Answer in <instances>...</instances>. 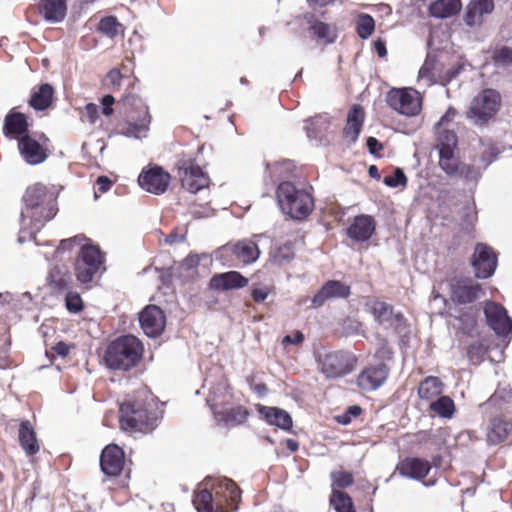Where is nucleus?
<instances>
[{
  "mask_svg": "<svg viewBox=\"0 0 512 512\" xmlns=\"http://www.w3.org/2000/svg\"><path fill=\"white\" fill-rule=\"evenodd\" d=\"M119 425L123 431L149 433L158 426V417L147 397L136 394L120 404Z\"/></svg>",
  "mask_w": 512,
  "mask_h": 512,
  "instance_id": "obj_1",
  "label": "nucleus"
},
{
  "mask_svg": "<svg viewBox=\"0 0 512 512\" xmlns=\"http://www.w3.org/2000/svg\"><path fill=\"white\" fill-rule=\"evenodd\" d=\"M22 200L36 231H39L45 222L53 219L58 212L56 191L43 183L28 186Z\"/></svg>",
  "mask_w": 512,
  "mask_h": 512,
  "instance_id": "obj_2",
  "label": "nucleus"
},
{
  "mask_svg": "<svg viewBox=\"0 0 512 512\" xmlns=\"http://www.w3.org/2000/svg\"><path fill=\"white\" fill-rule=\"evenodd\" d=\"M143 351V345L137 337L125 335L108 345L104 358L108 367L127 371L140 362Z\"/></svg>",
  "mask_w": 512,
  "mask_h": 512,
  "instance_id": "obj_3",
  "label": "nucleus"
},
{
  "mask_svg": "<svg viewBox=\"0 0 512 512\" xmlns=\"http://www.w3.org/2000/svg\"><path fill=\"white\" fill-rule=\"evenodd\" d=\"M277 196L283 212L293 219H305L313 210L311 194L304 189H298L292 182L280 183Z\"/></svg>",
  "mask_w": 512,
  "mask_h": 512,
  "instance_id": "obj_4",
  "label": "nucleus"
},
{
  "mask_svg": "<svg viewBox=\"0 0 512 512\" xmlns=\"http://www.w3.org/2000/svg\"><path fill=\"white\" fill-rule=\"evenodd\" d=\"M319 371L327 379H338L352 373L358 363L357 356L349 350H331L317 356Z\"/></svg>",
  "mask_w": 512,
  "mask_h": 512,
  "instance_id": "obj_5",
  "label": "nucleus"
},
{
  "mask_svg": "<svg viewBox=\"0 0 512 512\" xmlns=\"http://www.w3.org/2000/svg\"><path fill=\"white\" fill-rule=\"evenodd\" d=\"M120 101L135 110L130 115V120L120 125L121 134L134 138L145 136L151 123L148 106L139 96L130 92L125 93Z\"/></svg>",
  "mask_w": 512,
  "mask_h": 512,
  "instance_id": "obj_6",
  "label": "nucleus"
},
{
  "mask_svg": "<svg viewBox=\"0 0 512 512\" xmlns=\"http://www.w3.org/2000/svg\"><path fill=\"white\" fill-rule=\"evenodd\" d=\"M501 105V94L495 89L485 88L472 99L467 117L476 124H486L497 115Z\"/></svg>",
  "mask_w": 512,
  "mask_h": 512,
  "instance_id": "obj_7",
  "label": "nucleus"
},
{
  "mask_svg": "<svg viewBox=\"0 0 512 512\" xmlns=\"http://www.w3.org/2000/svg\"><path fill=\"white\" fill-rule=\"evenodd\" d=\"M449 301L455 306L473 304L485 295L482 284L468 276L455 275L447 279Z\"/></svg>",
  "mask_w": 512,
  "mask_h": 512,
  "instance_id": "obj_8",
  "label": "nucleus"
},
{
  "mask_svg": "<svg viewBox=\"0 0 512 512\" xmlns=\"http://www.w3.org/2000/svg\"><path fill=\"white\" fill-rule=\"evenodd\" d=\"M104 262L105 255L99 246L92 244L83 245L74 265L77 280L82 284L90 283L101 270Z\"/></svg>",
  "mask_w": 512,
  "mask_h": 512,
  "instance_id": "obj_9",
  "label": "nucleus"
},
{
  "mask_svg": "<svg viewBox=\"0 0 512 512\" xmlns=\"http://www.w3.org/2000/svg\"><path fill=\"white\" fill-rule=\"evenodd\" d=\"M177 174L181 186L191 193H197L210 183L208 174L191 158H181L177 161Z\"/></svg>",
  "mask_w": 512,
  "mask_h": 512,
  "instance_id": "obj_10",
  "label": "nucleus"
},
{
  "mask_svg": "<svg viewBox=\"0 0 512 512\" xmlns=\"http://www.w3.org/2000/svg\"><path fill=\"white\" fill-rule=\"evenodd\" d=\"M388 106L399 114L415 116L421 112V99L411 88H392L386 95Z\"/></svg>",
  "mask_w": 512,
  "mask_h": 512,
  "instance_id": "obj_11",
  "label": "nucleus"
},
{
  "mask_svg": "<svg viewBox=\"0 0 512 512\" xmlns=\"http://www.w3.org/2000/svg\"><path fill=\"white\" fill-rule=\"evenodd\" d=\"M215 503L221 510L235 512L241 501V490L238 485L228 478H218L211 484Z\"/></svg>",
  "mask_w": 512,
  "mask_h": 512,
  "instance_id": "obj_12",
  "label": "nucleus"
},
{
  "mask_svg": "<svg viewBox=\"0 0 512 512\" xmlns=\"http://www.w3.org/2000/svg\"><path fill=\"white\" fill-rule=\"evenodd\" d=\"M485 440L489 446L508 441L512 443V419L503 413L490 416L485 428Z\"/></svg>",
  "mask_w": 512,
  "mask_h": 512,
  "instance_id": "obj_13",
  "label": "nucleus"
},
{
  "mask_svg": "<svg viewBox=\"0 0 512 512\" xmlns=\"http://www.w3.org/2000/svg\"><path fill=\"white\" fill-rule=\"evenodd\" d=\"M170 181L171 175L158 165L148 166L141 171L138 177L140 187L155 195L165 193Z\"/></svg>",
  "mask_w": 512,
  "mask_h": 512,
  "instance_id": "obj_14",
  "label": "nucleus"
},
{
  "mask_svg": "<svg viewBox=\"0 0 512 512\" xmlns=\"http://www.w3.org/2000/svg\"><path fill=\"white\" fill-rule=\"evenodd\" d=\"M475 277L487 279L491 277L497 267V254L492 247L484 243H477L471 259Z\"/></svg>",
  "mask_w": 512,
  "mask_h": 512,
  "instance_id": "obj_15",
  "label": "nucleus"
},
{
  "mask_svg": "<svg viewBox=\"0 0 512 512\" xmlns=\"http://www.w3.org/2000/svg\"><path fill=\"white\" fill-rule=\"evenodd\" d=\"M484 314L488 326L498 335L507 336L512 333V319L507 310L494 301H488L484 306Z\"/></svg>",
  "mask_w": 512,
  "mask_h": 512,
  "instance_id": "obj_16",
  "label": "nucleus"
},
{
  "mask_svg": "<svg viewBox=\"0 0 512 512\" xmlns=\"http://www.w3.org/2000/svg\"><path fill=\"white\" fill-rule=\"evenodd\" d=\"M125 465V453L116 444L107 445L100 455V467L102 472L111 477L121 474Z\"/></svg>",
  "mask_w": 512,
  "mask_h": 512,
  "instance_id": "obj_17",
  "label": "nucleus"
},
{
  "mask_svg": "<svg viewBox=\"0 0 512 512\" xmlns=\"http://www.w3.org/2000/svg\"><path fill=\"white\" fill-rule=\"evenodd\" d=\"M350 294L351 288L349 285L338 280H328L313 296L311 300L312 307L320 308L329 300L346 299Z\"/></svg>",
  "mask_w": 512,
  "mask_h": 512,
  "instance_id": "obj_18",
  "label": "nucleus"
},
{
  "mask_svg": "<svg viewBox=\"0 0 512 512\" xmlns=\"http://www.w3.org/2000/svg\"><path fill=\"white\" fill-rule=\"evenodd\" d=\"M139 321L147 336L157 337L165 328L166 317L158 306L148 305L140 313Z\"/></svg>",
  "mask_w": 512,
  "mask_h": 512,
  "instance_id": "obj_19",
  "label": "nucleus"
},
{
  "mask_svg": "<svg viewBox=\"0 0 512 512\" xmlns=\"http://www.w3.org/2000/svg\"><path fill=\"white\" fill-rule=\"evenodd\" d=\"M389 371L384 363L368 366L358 375L357 384L364 391H374L385 383Z\"/></svg>",
  "mask_w": 512,
  "mask_h": 512,
  "instance_id": "obj_20",
  "label": "nucleus"
},
{
  "mask_svg": "<svg viewBox=\"0 0 512 512\" xmlns=\"http://www.w3.org/2000/svg\"><path fill=\"white\" fill-rule=\"evenodd\" d=\"M18 149L20 155L30 165L41 164L48 157L47 149L30 135L20 137Z\"/></svg>",
  "mask_w": 512,
  "mask_h": 512,
  "instance_id": "obj_21",
  "label": "nucleus"
},
{
  "mask_svg": "<svg viewBox=\"0 0 512 512\" xmlns=\"http://www.w3.org/2000/svg\"><path fill=\"white\" fill-rule=\"evenodd\" d=\"M376 230L375 219L366 214L355 216L346 230L347 236L355 242L368 241Z\"/></svg>",
  "mask_w": 512,
  "mask_h": 512,
  "instance_id": "obj_22",
  "label": "nucleus"
},
{
  "mask_svg": "<svg viewBox=\"0 0 512 512\" xmlns=\"http://www.w3.org/2000/svg\"><path fill=\"white\" fill-rule=\"evenodd\" d=\"M365 120V111L360 104H353L346 118V124L343 128V138L350 144L357 141Z\"/></svg>",
  "mask_w": 512,
  "mask_h": 512,
  "instance_id": "obj_23",
  "label": "nucleus"
},
{
  "mask_svg": "<svg viewBox=\"0 0 512 512\" xmlns=\"http://www.w3.org/2000/svg\"><path fill=\"white\" fill-rule=\"evenodd\" d=\"M29 123L27 116L21 112L12 109L5 116L3 124V134L7 138L20 139V137L28 136Z\"/></svg>",
  "mask_w": 512,
  "mask_h": 512,
  "instance_id": "obj_24",
  "label": "nucleus"
},
{
  "mask_svg": "<svg viewBox=\"0 0 512 512\" xmlns=\"http://www.w3.org/2000/svg\"><path fill=\"white\" fill-rule=\"evenodd\" d=\"M36 9L48 23H60L67 15V0H37Z\"/></svg>",
  "mask_w": 512,
  "mask_h": 512,
  "instance_id": "obj_25",
  "label": "nucleus"
},
{
  "mask_svg": "<svg viewBox=\"0 0 512 512\" xmlns=\"http://www.w3.org/2000/svg\"><path fill=\"white\" fill-rule=\"evenodd\" d=\"M431 468L428 460L419 457H406L398 464V470L402 476L417 480L425 478Z\"/></svg>",
  "mask_w": 512,
  "mask_h": 512,
  "instance_id": "obj_26",
  "label": "nucleus"
},
{
  "mask_svg": "<svg viewBox=\"0 0 512 512\" xmlns=\"http://www.w3.org/2000/svg\"><path fill=\"white\" fill-rule=\"evenodd\" d=\"M494 7V0H470L464 15L466 25L470 27L482 25L483 16L491 14Z\"/></svg>",
  "mask_w": 512,
  "mask_h": 512,
  "instance_id": "obj_27",
  "label": "nucleus"
},
{
  "mask_svg": "<svg viewBox=\"0 0 512 512\" xmlns=\"http://www.w3.org/2000/svg\"><path fill=\"white\" fill-rule=\"evenodd\" d=\"M367 307L379 324H393L394 322L399 323L403 320V315L401 313H395L392 305L379 299L370 300L367 302Z\"/></svg>",
  "mask_w": 512,
  "mask_h": 512,
  "instance_id": "obj_28",
  "label": "nucleus"
},
{
  "mask_svg": "<svg viewBox=\"0 0 512 512\" xmlns=\"http://www.w3.org/2000/svg\"><path fill=\"white\" fill-rule=\"evenodd\" d=\"M247 284L248 279L237 271L215 274L210 280V287L218 291L243 288Z\"/></svg>",
  "mask_w": 512,
  "mask_h": 512,
  "instance_id": "obj_29",
  "label": "nucleus"
},
{
  "mask_svg": "<svg viewBox=\"0 0 512 512\" xmlns=\"http://www.w3.org/2000/svg\"><path fill=\"white\" fill-rule=\"evenodd\" d=\"M18 439L21 448L27 456H34L40 450V444L36 432L29 420H24L19 425Z\"/></svg>",
  "mask_w": 512,
  "mask_h": 512,
  "instance_id": "obj_30",
  "label": "nucleus"
},
{
  "mask_svg": "<svg viewBox=\"0 0 512 512\" xmlns=\"http://www.w3.org/2000/svg\"><path fill=\"white\" fill-rule=\"evenodd\" d=\"M248 416L249 411L241 405L214 412V417L218 424L225 427L241 425L246 422Z\"/></svg>",
  "mask_w": 512,
  "mask_h": 512,
  "instance_id": "obj_31",
  "label": "nucleus"
},
{
  "mask_svg": "<svg viewBox=\"0 0 512 512\" xmlns=\"http://www.w3.org/2000/svg\"><path fill=\"white\" fill-rule=\"evenodd\" d=\"M54 93V88L50 84H41L32 89L28 103L33 109L43 111L51 106Z\"/></svg>",
  "mask_w": 512,
  "mask_h": 512,
  "instance_id": "obj_32",
  "label": "nucleus"
},
{
  "mask_svg": "<svg viewBox=\"0 0 512 512\" xmlns=\"http://www.w3.org/2000/svg\"><path fill=\"white\" fill-rule=\"evenodd\" d=\"M258 412L270 425H275L283 430L292 428V418L283 409L258 405Z\"/></svg>",
  "mask_w": 512,
  "mask_h": 512,
  "instance_id": "obj_33",
  "label": "nucleus"
},
{
  "mask_svg": "<svg viewBox=\"0 0 512 512\" xmlns=\"http://www.w3.org/2000/svg\"><path fill=\"white\" fill-rule=\"evenodd\" d=\"M232 254L243 264H251L255 262L260 250L257 243L251 239L240 240L232 246Z\"/></svg>",
  "mask_w": 512,
  "mask_h": 512,
  "instance_id": "obj_34",
  "label": "nucleus"
},
{
  "mask_svg": "<svg viewBox=\"0 0 512 512\" xmlns=\"http://www.w3.org/2000/svg\"><path fill=\"white\" fill-rule=\"evenodd\" d=\"M444 390V383L436 376H427L418 386V396L421 400L431 403L440 397Z\"/></svg>",
  "mask_w": 512,
  "mask_h": 512,
  "instance_id": "obj_35",
  "label": "nucleus"
},
{
  "mask_svg": "<svg viewBox=\"0 0 512 512\" xmlns=\"http://www.w3.org/2000/svg\"><path fill=\"white\" fill-rule=\"evenodd\" d=\"M462 9L461 0H436L429 6V14L435 18H450Z\"/></svg>",
  "mask_w": 512,
  "mask_h": 512,
  "instance_id": "obj_36",
  "label": "nucleus"
},
{
  "mask_svg": "<svg viewBox=\"0 0 512 512\" xmlns=\"http://www.w3.org/2000/svg\"><path fill=\"white\" fill-rule=\"evenodd\" d=\"M305 19L310 23V30L317 37V39L323 41L325 44H331L335 42L337 38L336 30L329 24L322 21L314 20V15L305 16Z\"/></svg>",
  "mask_w": 512,
  "mask_h": 512,
  "instance_id": "obj_37",
  "label": "nucleus"
},
{
  "mask_svg": "<svg viewBox=\"0 0 512 512\" xmlns=\"http://www.w3.org/2000/svg\"><path fill=\"white\" fill-rule=\"evenodd\" d=\"M71 276L68 271H64L59 267H54L48 276V285L51 290L62 292L69 288Z\"/></svg>",
  "mask_w": 512,
  "mask_h": 512,
  "instance_id": "obj_38",
  "label": "nucleus"
},
{
  "mask_svg": "<svg viewBox=\"0 0 512 512\" xmlns=\"http://www.w3.org/2000/svg\"><path fill=\"white\" fill-rule=\"evenodd\" d=\"M123 80H127L129 86H134L137 78L125 76L119 69L113 68L106 74L104 79V86L110 92H118L121 89V83Z\"/></svg>",
  "mask_w": 512,
  "mask_h": 512,
  "instance_id": "obj_39",
  "label": "nucleus"
},
{
  "mask_svg": "<svg viewBox=\"0 0 512 512\" xmlns=\"http://www.w3.org/2000/svg\"><path fill=\"white\" fill-rule=\"evenodd\" d=\"M330 505L336 512H356L352 498L341 490H332Z\"/></svg>",
  "mask_w": 512,
  "mask_h": 512,
  "instance_id": "obj_40",
  "label": "nucleus"
},
{
  "mask_svg": "<svg viewBox=\"0 0 512 512\" xmlns=\"http://www.w3.org/2000/svg\"><path fill=\"white\" fill-rule=\"evenodd\" d=\"M429 409L442 418H451L455 413V404L449 396L441 395L429 404Z\"/></svg>",
  "mask_w": 512,
  "mask_h": 512,
  "instance_id": "obj_41",
  "label": "nucleus"
},
{
  "mask_svg": "<svg viewBox=\"0 0 512 512\" xmlns=\"http://www.w3.org/2000/svg\"><path fill=\"white\" fill-rule=\"evenodd\" d=\"M461 162L455 156V151H443L439 153V166L450 177L457 175Z\"/></svg>",
  "mask_w": 512,
  "mask_h": 512,
  "instance_id": "obj_42",
  "label": "nucleus"
},
{
  "mask_svg": "<svg viewBox=\"0 0 512 512\" xmlns=\"http://www.w3.org/2000/svg\"><path fill=\"white\" fill-rule=\"evenodd\" d=\"M438 134V143L437 148L440 152L445 150L447 151H455L458 144V137L453 130H449L446 128L436 129Z\"/></svg>",
  "mask_w": 512,
  "mask_h": 512,
  "instance_id": "obj_43",
  "label": "nucleus"
},
{
  "mask_svg": "<svg viewBox=\"0 0 512 512\" xmlns=\"http://www.w3.org/2000/svg\"><path fill=\"white\" fill-rule=\"evenodd\" d=\"M97 30L110 38H115L123 32V25L115 16H105L99 21Z\"/></svg>",
  "mask_w": 512,
  "mask_h": 512,
  "instance_id": "obj_44",
  "label": "nucleus"
},
{
  "mask_svg": "<svg viewBox=\"0 0 512 512\" xmlns=\"http://www.w3.org/2000/svg\"><path fill=\"white\" fill-rule=\"evenodd\" d=\"M491 60L495 67L504 68L512 66V48L508 46L495 48L492 53Z\"/></svg>",
  "mask_w": 512,
  "mask_h": 512,
  "instance_id": "obj_45",
  "label": "nucleus"
},
{
  "mask_svg": "<svg viewBox=\"0 0 512 512\" xmlns=\"http://www.w3.org/2000/svg\"><path fill=\"white\" fill-rule=\"evenodd\" d=\"M328 128L326 123L321 117H315L306 121V132L311 139H322L324 131Z\"/></svg>",
  "mask_w": 512,
  "mask_h": 512,
  "instance_id": "obj_46",
  "label": "nucleus"
},
{
  "mask_svg": "<svg viewBox=\"0 0 512 512\" xmlns=\"http://www.w3.org/2000/svg\"><path fill=\"white\" fill-rule=\"evenodd\" d=\"M375 30V21L369 14H361L357 19L356 31L362 39L369 38Z\"/></svg>",
  "mask_w": 512,
  "mask_h": 512,
  "instance_id": "obj_47",
  "label": "nucleus"
},
{
  "mask_svg": "<svg viewBox=\"0 0 512 512\" xmlns=\"http://www.w3.org/2000/svg\"><path fill=\"white\" fill-rule=\"evenodd\" d=\"M488 352V346L483 341H476L467 347V357L472 364L478 365Z\"/></svg>",
  "mask_w": 512,
  "mask_h": 512,
  "instance_id": "obj_48",
  "label": "nucleus"
},
{
  "mask_svg": "<svg viewBox=\"0 0 512 512\" xmlns=\"http://www.w3.org/2000/svg\"><path fill=\"white\" fill-rule=\"evenodd\" d=\"M294 249L291 243H285L273 251L271 254L272 261L277 265H283L290 262L294 258Z\"/></svg>",
  "mask_w": 512,
  "mask_h": 512,
  "instance_id": "obj_49",
  "label": "nucleus"
},
{
  "mask_svg": "<svg viewBox=\"0 0 512 512\" xmlns=\"http://www.w3.org/2000/svg\"><path fill=\"white\" fill-rule=\"evenodd\" d=\"M330 477L335 490L345 489L354 483V476L348 471H332Z\"/></svg>",
  "mask_w": 512,
  "mask_h": 512,
  "instance_id": "obj_50",
  "label": "nucleus"
},
{
  "mask_svg": "<svg viewBox=\"0 0 512 512\" xmlns=\"http://www.w3.org/2000/svg\"><path fill=\"white\" fill-rule=\"evenodd\" d=\"M383 182L389 187L405 186L407 184V177L402 169L396 168L391 175L384 177Z\"/></svg>",
  "mask_w": 512,
  "mask_h": 512,
  "instance_id": "obj_51",
  "label": "nucleus"
},
{
  "mask_svg": "<svg viewBox=\"0 0 512 512\" xmlns=\"http://www.w3.org/2000/svg\"><path fill=\"white\" fill-rule=\"evenodd\" d=\"M65 302L67 310L72 313H78L84 308L82 298L76 292H68L65 297Z\"/></svg>",
  "mask_w": 512,
  "mask_h": 512,
  "instance_id": "obj_52",
  "label": "nucleus"
},
{
  "mask_svg": "<svg viewBox=\"0 0 512 512\" xmlns=\"http://www.w3.org/2000/svg\"><path fill=\"white\" fill-rule=\"evenodd\" d=\"M305 341V335L300 330H294L291 334L285 335L281 339V345L283 348H287L288 346H301Z\"/></svg>",
  "mask_w": 512,
  "mask_h": 512,
  "instance_id": "obj_53",
  "label": "nucleus"
},
{
  "mask_svg": "<svg viewBox=\"0 0 512 512\" xmlns=\"http://www.w3.org/2000/svg\"><path fill=\"white\" fill-rule=\"evenodd\" d=\"M499 155L498 148L491 144L488 145L481 154V160L485 163V165L491 164Z\"/></svg>",
  "mask_w": 512,
  "mask_h": 512,
  "instance_id": "obj_54",
  "label": "nucleus"
},
{
  "mask_svg": "<svg viewBox=\"0 0 512 512\" xmlns=\"http://www.w3.org/2000/svg\"><path fill=\"white\" fill-rule=\"evenodd\" d=\"M366 145L370 154L375 157H380L381 152L384 149V146L381 142H379L375 137H368L366 141Z\"/></svg>",
  "mask_w": 512,
  "mask_h": 512,
  "instance_id": "obj_55",
  "label": "nucleus"
},
{
  "mask_svg": "<svg viewBox=\"0 0 512 512\" xmlns=\"http://www.w3.org/2000/svg\"><path fill=\"white\" fill-rule=\"evenodd\" d=\"M97 191H95V197H98V192L100 194L106 193L109 191L113 185V181L105 175L99 176L96 180Z\"/></svg>",
  "mask_w": 512,
  "mask_h": 512,
  "instance_id": "obj_56",
  "label": "nucleus"
},
{
  "mask_svg": "<svg viewBox=\"0 0 512 512\" xmlns=\"http://www.w3.org/2000/svg\"><path fill=\"white\" fill-rule=\"evenodd\" d=\"M84 117L90 124H94L99 117V107L94 103H89L84 108Z\"/></svg>",
  "mask_w": 512,
  "mask_h": 512,
  "instance_id": "obj_57",
  "label": "nucleus"
},
{
  "mask_svg": "<svg viewBox=\"0 0 512 512\" xmlns=\"http://www.w3.org/2000/svg\"><path fill=\"white\" fill-rule=\"evenodd\" d=\"M362 411V408L358 405L349 406L345 414L341 417L340 422L342 424H348L351 422L352 418L360 416Z\"/></svg>",
  "mask_w": 512,
  "mask_h": 512,
  "instance_id": "obj_58",
  "label": "nucleus"
},
{
  "mask_svg": "<svg viewBox=\"0 0 512 512\" xmlns=\"http://www.w3.org/2000/svg\"><path fill=\"white\" fill-rule=\"evenodd\" d=\"M476 169L474 166L469 164L461 163L456 176L464 178L466 180L474 179L476 177Z\"/></svg>",
  "mask_w": 512,
  "mask_h": 512,
  "instance_id": "obj_59",
  "label": "nucleus"
},
{
  "mask_svg": "<svg viewBox=\"0 0 512 512\" xmlns=\"http://www.w3.org/2000/svg\"><path fill=\"white\" fill-rule=\"evenodd\" d=\"M271 290L268 287H254L251 291L252 299L257 303H262L266 300Z\"/></svg>",
  "mask_w": 512,
  "mask_h": 512,
  "instance_id": "obj_60",
  "label": "nucleus"
},
{
  "mask_svg": "<svg viewBox=\"0 0 512 512\" xmlns=\"http://www.w3.org/2000/svg\"><path fill=\"white\" fill-rule=\"evenodd\" d=\"M457 115V110L453 107H449L445 114L440 118L436 124V129L443 128L446 124L452 122Z\"/></svg>",
  "mask_w": 512,
  "mask_h": 512,
  "instance_id": "obj_61",
  "label": "nucleus"
},
{
  "mask_svg": "<svg viewBox=\"0 0 512 512\" xmlns=\"http://www.w3.org/2000/svg\"><path fill=\"white\" fill-rule=\"evenodd\" d=\"M101 103L103 105V109H102V113L105 115V116H110L113 114V104L115 103V98L111 95V94H108V95H105L102 99H101Z\"/></svg>",
  "mask_w": 512,
  "mask_h": 512,
  "instance_id": "obj_62",
  "label": "nucleus"
},
{
  "mask_svg": "<svg viewBox=\"0 0 512 512\" xmlns=\"http://www.w3.org/2000/svg\"><path fill=\"white\" fill-rule=\"evenodd\" d=\"M83 240L80 236H74L68 239L61 240L60 249L62 250H71L74 245H79Z\"/></svg>",
  "mask_w": 512,
  "mask_h": 512,
  "instance_id": "obj_63",
  "label": "nucleus"
},
{
  "mask_svg": "<svg viewBox=\"0 0 512 512\" xmlns=\"http://www.w3.org/2000/svg\"><path fill=\"white\" fill-rule=\"evenodd\" d=\"M70 348L71 346H69L68 344H66L65 342H58L56 343L53 347H52V350L58 355V356H61V357H66L69 352H70Z\"/></svg>",
  "mask_w": 512,
  "mask_h": 512,
  "instance_id": "obj_64",
  "label": "nucleus"
}]
</instances>
